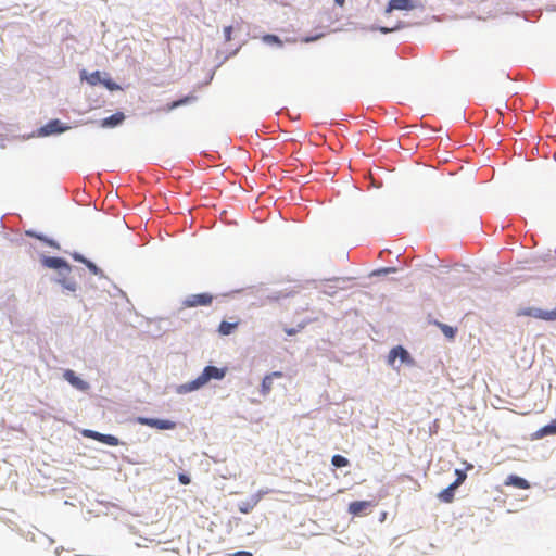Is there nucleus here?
Segmentation results:
<instances>
[{
    "mask_svg": "<svg viewBox=\"0 0 556 556\" xmlns=\"http://www.w3.org/2000/svg\"><path fill=\"white\" fill-rule=\"evenodd\" d=\"M226 369L225 368H217L214 366H206L202 374L194 380L190 381L189 383L182 386L185 391H194L201 387H203L205 383H207L211 379H223L225 377Z\"/></svg>",
    "mask_w": 556,
    "mask_h": 556,
    "instance_id": "1",
    "label": "nucleus"
},
{
    "mask_svg": "<svg viewBox=\"0 0 556 556\" xmlns=\"http://www.w3.org/2000/svg\"><path fill=\"white\" fill-rule=\"evenodd\" d=\"M214 296L210 293L191 294L187 296L181 305L184 308H191L197 306H210L213 302Z\"/></svg>",
    "mask_w": 556,
    "mask_h": 556,
    "instance_id": "2",
    "label": "nucleus"
},
{
    "mask_svg": "<svg viewBox=\"0 0 556 556\" xmlns=\"http://www.w3.org/2000/svg\"><path fill=\"white\" fill-rule=\"evenodd\" d=\"M517 316H529L542 320H556V308L552 311H543L540 308H521L517 312Z\"/></svg>",
    "mask_w": 556,
    "mask_h": 556,
    "instance_id": "3",
    "label": "nucleus"
},
{
    "mask_svg": "<svg viewBox=\"0 0 556 556\" xmlns=\"http://www.w3.org/2000/svg\"><path fill=\"white\" fill-rule=\"evenodd\" d=\"M81 434L85 438L96 440L98 442H101L103 444L110 445V446H117L119 445V440L115 435L112 434H103L94 430L85 429L83 430Z\"/></svg>",
    "mask_w": 556,
    "mask_h": 556,
    "instance_id": "4",
    "label": "nucleus"
},
{
    "mask_svg": "<svg viewBox=\"0 0 556 556\" xmlns=\"http://www.w3.org/2000/svg\"><path fill=\"white\" fill-rule=\"evenodd\" d=\"M137 421L140 425L149 426L160 430H173L176 427V422L168 419L138 417Z\"/></svg>",
    "mask_w": 556,
    "mask_h": 556,
    "instance_id": "5",
    "label": "nucleus"
},
{
    "mask_svg": "<svg viewBox=\"0 0 556 556\" xmlns=\"http://www.w3.org/2000/svg\"><path fill=\"white\" fill-rule=\"evenodd\" d=\"M397 357L400 358L402 364L413 363L409 353L401 345L395 346L390 351L388 355V363L393 366Z\"/></svg>",
    "mask_w": 556,
    "mask_h": 556,
    "instance_id": "6",
    "label": "nucleus"
},
{
    "mask_svg": "<svg viewBox=\"0 0 556 556\" xmlns=\"http://www.w3.org/2000/svg\"><path fill=\"white\" fill-rule=\"evenodd\" d=\"M63 377L71 386L79 391H87L89 389L88 382L79 378L72 369H66L63 372Z\"/></svg>",
    "mask_w": 556,
    "mask_h": 556,
    "instance_id": "7",
    "label": "nucleus"
},
{
    "mask_svg": "<svg viewBox=\"0 0 556 556\" xmlns=\"http://www.w3.org/2000/svg\"><path fill=\"white\" fill-rule=\"evenodd\" d=\"M70 127L62 126L59 119H52L40 128L39 134L41 136H49L53 134H60L68 129Z\"/></svg>",
    "mask_w": 556,
    "mask_h": 556,
    "instance_id": "8",
    "label": "nucleus"
},
{
    "mask_svg": "<svg viewBox=\"0 0 556 556\" xmlns=\"http://www.w3.org/2000/svg\"><path fill=\"white\" fill-rule=\"evenodd\" d=\"M415 4L412 0H390L386 9V13H391L393 10H413Z\"/></svg>",
    "mask_w": 556,
    "mask_h": 556,
    "instance_id": "9",
    "label": "nucleus"
},
{
    "mask_svg": "<svg viewBox=\"0 0 556 556\" xmlns=\"http://www.w3.org/2000/svg\"><path fill=\"white\" fill-rule=\"evenodd\" d=\"M371 506V502L369 501H355L350 503L348 510L353 516H362L366 514V510Z\"/></svg>",
    "mask_w": 556,
    "mask_h": 556,
    "instance_id": "10",
    "label": "nucleus"
},
{
    "mask_svg": "<svg viewBox=\"0 0 556 556\" xmlns=\"http://www.w3.org/2000/svg\"><path fill=\"white\" fill-rule=\"evenodd\" d=\"M282 372L281 371H273L271 374L266 375L263 378L262 384H261V394L263 396H266L270 393L273 389V380L274 378H281Z\"/></svg>",
    "mask_w": 556,
    "mask_h": 556,
    "instance_id": "11",
    "label": "nucleus"
},
{
    "mask_svg": "<svg viewBox=\"0 0 556 556\" xmlns=\"http://www.w3.org/2000/svg\"><path fill=\"white\" fill-rule=\"evenodd\" d=\"M42 264L48 268L61 269L64 268L66 271L71 270V266L61 257L48 256L42 260Z\"/></svg>",
    "mask_w": 556,
    "mask_h": 556,
    "instance_id": "12",
    "label": "nucleus"
},
{
    "mask_svg": "<svg viewBox=\"0 0 556 556\" xmlns=\"http://www.w3.org/2000/svg\"><path fill=\"white\" fill-rule=\"evenodd\" d=\"M504 485L514 486L521 490H527L530 488V483L526 479L516 475H509L504 481Z\"/></svg>",
    "mask_w": 556,
    "mask_h": 556,
    "instance_id": "13",
    "label": "nucleus"
},
{
    "mask_svg": "<svg viewBox=\"0 0 556 556\" xmlns=\"http://www.w3.org/2000/svg\"><path fill=\"white\" fill-rule=\"evenodd\" d=\"M556 434V419H553L548 425L540 428L532 434L533 440H539L547 435Z\"/></svg>",
    "mask_w": 556,
    "mask_h": 556,
    "instance_id": "14",
    "label": "nucleus"
},
{
    "mask_svg": "<svg viewBox=\"0 0 556 556\" xmlns=\"http://www.w3.org/2000/svg\"><path fill=\"white\" fill-rule=\"evenodd\" d=\"M124 119H125L124 113L123 112H116L113 115H111V116H109L106 118H103L101 121V126L103 128H112V127H115V126L122 124Z\"/></svg>",
    "mask_w": 556,
    "mask_h": 556,
    "instance_id": "15",
    "label": "nucleus"
},
{
    "mask_svg": "<svg viewBox=\"0 0 556 556\" xmlns=\"http://www.w3.org/2000/svg\"><path fill=\"white\" fill-rule=\"evenodd\" d=\"M239 324H240L239 319H237L235 321L223 320L218 326V333L220 336H229L237 330Z\"/></svg>",
    "mask_w": 556,
    "mask_h": 556,
    "instance_id": "16",
    "label": "nucleus"
},
{
    "mask_svg": "<svg viewBox=\"0 0 556 556\" xmlns=\"http://www.w3.org/2000/svg\"><path fill=\"white\" fill-rule=\"evenodd\" d=\"M457 488L458 486H456L454 483H451L447 488H445L438 494V498L446 504L452 503L454 501L455 491Z\"/></svg>",
    "mask_w": 556,
    "mask_h": 556,
    "instance_id": "17",
    "label": "nucleus"
},
{
    "mask_svg": "<svg viewBox=\"0 0 556 556\" xmlns=\"http://www.w3.org/2000/svg\"><path fill=\"white\" fill-rule=\"evenodd\" d=\"M81 79H85L90 86H96L102 83L101 72L94 71L91 74H87L86 71L80 72Z\"/></svg>",
    "mask_w": 556,
    "mask_h": 556,
    "instance_id": "18",
    "label": "nucleus"
},
{
    "mask_svg": "<svg viewBox=\"0 0 556 556\" xmlns=\"http://www.w3.org/2000/svg\"><path fill=\"white\" fill-rule=\"evenodd\" d=\"M193 100H195L194 96H186L179 100L168 103L163 110L166 112H170V111L175 110L176 108L185 105Z\"/></svg>",
    "mask_w": 556,
    "mask_h": 556,
    "instance_id": "19",
    "label": "nucleus"
},
{
    "mask_svg": "<svg viewBox=\"0 0 556 556\" xmlns=\"http://www.w3.org/2000/svg\"><path fill=\"white\" fill-rule=\"evenodd\" d=\"M331 464L334 467L341 468V467H346L350 464V462L346 457L337 454V455L332 456Z\"/></svg>",
    "mask_w": 556,
    "mask_h": 556,
    "instance_id": "20",
    "label": "nucleus"
},
{
    "mask_svg": "<svg viewBox=\"0 0 556 556\" xmlns=\"http://www.w3.org/2000/svg\"><path fill=\"white\" fill-rule=\"evenodd\" d=\"M438 326L445 337H447L450 339H453L455 337L456 329H454L453 327H451L446 324H442V323H438Z\"/></svg>",
    "mask_w": 556,
    "mask_h": 556,
    "instance_id": "21",
    "label": "nucleus"
},
{
    "mask_svg": "<svg viewBox=\"0 0 556 556\" xmlns=\"http://www.w3.org/2000/svg\"><path fill=\"white\" fill-rule=\"evenodd\" d=\"M263 41L268 45H278V46L282 45V41L276 35H265V36H263Z\"/></svg>",
    "mask_w": 556,
    "mask_h": 556,
    "instance_id": "22",
    "label": "nucleus"
},
{
    "mask_svg": "<svg viewBox=\"0 0 556 556\" xmlns=\"http://www.w3.org/2000/svg\"><path fill=\"white\" fill-rule=\"evenodd\" d=\"M110 91L118 90L121 87L114 83L111 78H103L102 83Z\"/></svg>",
    "mask_w": 556,
    "mask_h": 556,
    "instance_id": "23",
    "label": "nucleus"
},
{
    "mask_svg": "<svg viewBox=\"0 0 556 556\" xmlns=\"http://www.w3.org/2000/svg\"><path fill=\"white\" fill-rule=\"evenodd\" d=\"M457 478L456 480L453 482L456 486H459L467 478L466 473L459 469H456L455 471Z\"/></svg>",
    "mask_w": 556,
    "mask_h": 556,
    "instance_id": "24",
    "label": "nucleus"
},
{
    "mask_svg": "<svg viewBox=\"0 0 556 556\" xmlns=\"http://www.w3.org/2000/svg\"><path fill=\"white\" fill-rule=\"evenodd\" d=\"M60 283L63 285L67 290L75 291L77 288V283L75 281H67V280H59Z\"/></svg>",
    "mask_w": 556,
    "mask_h": 556,
    "instance_id": "25",
    "label": "nucleus"
},
{
    "mask_svg": "<svg viewBox=\"0 0 556 556\" xmlns=\"http://www.w3.org/2000/svg\"><path fill=\"white\" fill-rule=\"evenodd\" d=\"M256 504V502H254L253 504H250V503H242L240 506H239V510L243 514H248L252 508L253 506Z\"/></svg>",
    "mask_w": 556,
    "mask_h": 556,
    "instance_id": "26",
    "label": "nucleus"
},
{
    "mask_svg": "<svg viewBox=\"0 0 556 556\" xmlns=\"http://www.w3.org/2000/svg\"><path fill=\"white\" fill-rule=\"evenodd\" d=\"M231 34H232V26H226L224 28V36H225V40L226 41H230L231 40Z\"/></svg>",
    "mask_w": 556,
    "mask_h": 556,
    "instance_id": "27",
    "label": "nucleus"
},
{
    "mask_svg": "<svg viewBox=\"0 0 556 556\" xmlns=\"http://www.w3.org/2000/svg\"><path fill=\"white\" fill-rule=\"evenodd\" d=\"M178 480L181 484L187 485L190 483V478L185 473H179Z\"/></svg>",
    "mask_w": 556,
    "mask_h": 556,
    "instance_id": "28",
    "label": "nucleus"
},
{
    "mask_svg": "<svg viewBox=\"0 0 556 556\" xmlns=\"http://www.w3.org/2000/svg\"><path fill=\"white\" fill-rule=\"evenodd\" d=\"M399 28H400V26H396V27H394V28L380 27V28H379V31H381L382 34H388V33H391V31H393V30H395V29H399Z\"/></svg>",
    "mask_w": 556,
    "mask_h": 556,
    "instance_id": "29",
    "label": "nucleus"
},
{
    "mask_svg": "<svg viewBox=\"0 0 556 556\" xmlns=\"http://www.w3.org/2000/svg\"><path fill=\"white\" fill-rule=\"evenodd\" d=\"M84 262L86 263V265H87V266H88V267H89V268H90L94 274H97L98 268H97V266H96L93 263H91V262H89V261H84Z\"/></svg>",
    "mask_w": 556,
    "mask_h": 556,
    "instance_id": "30",
    "label": "nucleus"
},
{
    "mask_svg": "<svg viewBox=\"0 0 556 556\" xmlns=\"http://www.w3.org/2000/svg\"><path fill=\"white\" fill-rule=\"evenodd\" d=\"M233 556H253V554L251 552H247V551H239V552L235 553Z\"/></svg>",
    "mask_w": 556,
    "mask_h": 556,
    "instance_id": "31",
    "label": "nucleus"
},
{
    "mask_svg": "<svg viewBox=\"0 0 556 556\" xmlns=\"http://www.w3.org/2000/svg\"><path fill=\"white\" fill-rule=\"evenodd\" d=\"M285 331L288 336H294L298 333V329L295 328H286Z\"/></svg>",
    "mask_w": 556,
    "mask_h": 556,
    "instance_id": "32",
    "label": "nucleus"
},
{
    "mask_svg": "<svg viewBox=\"0 0 556 556\" xmlns=\"http://www.w3.org/2000/svg\"><path fill=\"white\" fill-rule=\"evenodd\" d=\"M336 4H338L339 7H343L344 3H345V0H334Z\"/></svg>",
    "mask_w": 556,
    "mask_h": 556,
    "instance_id": "33",
    "label": "nucleus"
},
{
    "mask_svg": "<svg viewBox=\"0 0 556 556\" xmlns=\"http://www.w3.org/2000/svg\"><path fill=\"white\" fill-rule=\"evenodd\" d=\"M383 271H384V273H391V271H395V269H394V268L389 267V268H384V269H383Z\"/></svg>",
    "mask_w": 556,
    "mask_h": 556,
    "instance_id": "34",
    "label": "nucleus"
}]
</instances>
